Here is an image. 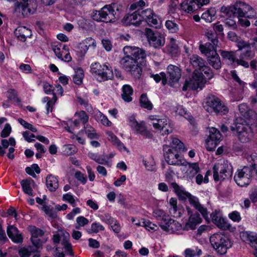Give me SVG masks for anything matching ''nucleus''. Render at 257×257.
<instances>
[{"label":"nucleus","mask_w":257,"mask_h":257,"mask_svg":"<svg viewBox=\"0 0 257 257\" xmlns=\"http://www.w3.org/2000/svg\"><path fill=\"white\" fill-rule=\"evenodd\" d=\"M250 159V167L245 166L238 169L235 173L234 180L239 186L248 185L250 182L251 177L257 179V156H251Z\"/></svg>","instance_id":"obj_1"},{"label":"nucleus","mask_w":257,"mask_h":257,"mask_svg":"<svg viewBox=\"0 0 257 257\" xmlns=\"http://www.w3.org/2000/svg\"><path fill=\"white\" fill-rule=\"evenodd\" d=\"M181 150H184L183 144L177 138H172L170 146H163L165 159L168 164L181 166L183 164L184 160L178 154V151Z\"/></svg>","instance_id":"obj_2"},{"label":"nucleus","mask_w":257,"mask_h":257,"mask_svg":"<svg viewBox=\"0 0 257 257\" xmlns=\"http://www.w3.org/2000/svg\"><path fill=\"white\" fill-rule=\"evenodd\" d=\"M90 72L98 82H103L113 77L111 67L108 64H100L98 62L92 63L90 65Z\"/></svg>","instance_id":"obj_3"},{"label":"nucleus","mask_w":257,"mask_h":257,"mask_svg":"<svg viewBox=\"0 0 257 257\" xmlns=\"http://www.w3.org/2000/svg\"><path fill=\"white\" fill-rule=\"evenodd\" d=\"M117 5H106L99 11H95L92 14V19L96 21L105 23L111 22L117 16Z\"/></svg>","instance_id":"obj_4"},{"label":"nucleus","mask_w":257,"mask_h":257,"mask_svg":"<svg viewBox=\"0 0 257 257\" xmlns=\"http://www.w3.org/2000/svg\"><path fill=\"white\" fill-rule=\"evenodd\" d=\"M216 49L210 43L201 44L199 46V50L206 57L209 64L214 69H219L221 67V62Z\"/></svg>","instance_id":"obj_5"},{"label":"nucleus","mask_w":257,"mask_h":257,"mask_svg":"<svg viewBox=\"0 0 257 257\" xmlns=\"http://www.w3.org/2000/svg\"><path fill=\"white\" fill-rule=\"evenodd\" d=\"M210 242L214 249L221 254L225 253L227 250L232 246L230 239L221 233H214L211 235Z\"/></svg>","instance_id":"obj_6"},{"label":"nucleus","mask_w":257,"mask_h":257,"mask_svg":"<svg viewBox=\"0 0 257 257\" xmlns=\"http://www.w3.org/2000/svg\"><path fill=\"white\" fill-rule=\"evenodd\" d=\"M237 46L238 51H240L239 57L237 60V65H240L245 68H248L249 63L247 61L254 57V52L251 51L249 44L244 41H238Z\"/></svg>","instance_id":"obj_7"},{"label":"nucleus","mask_w":257,"mask_h":257,"mask_svg":"<svg viewBox=\"0 0 257 257\" xmlns=\"http://www.w3.org/2000/svg\"><path fill=\"white\" fill-rule=\"evenodd\" d=\"M204 107L209 112H215L221 115L227 114L229 110L227 106L214 95H210L207 97Z\"/></svg>","instance_id":"obj_8"},{"label":"nucleus","mask_w":257,"mask_h":257,"mask_svg":"<svg viewBox=\"0 0 257 257\" xmlns=\"http://www.w3.org/2000/svg\"><path fill=\"white\" fill-rule=\"evenodd\" d=\"M236 136L238 140L242 143L249 142L253 137V133L250 126L241 117H238L235 121Z\"/></svg>","instance_id":"obj_9"},{"label":"nucleus","mask_w":257,"mask_h":257,"mask_svg":"<svg viewBox=\"0 0 257 257\" xmlns=\"http://www.w3.org/2000/svg\"><path fill=\"white\" fill-rule=\"evenodd\" d=\"M203 75L199 70H196L192 77L185 81L182 90L186 91L188 89L196 90L198 88L202 89L206 82Z\"/></svg>","instance_id":"obj_10"},{"label":"nucleus","mask_w":257,"mask_h":257,"mask_svg":"<svg viewBox=\"0 0 257 257\" xmlns=\"http://www.w3.org/2000/svg\"><path fill=\"white\" fill-rule=\"evenodd\" d=\"M121 64L123 68L130 72L135 78H140L142 74V69L139 65L138 61L125 55V57L121 59Z\"/></svg>","instance_id":"obj_11"},{"label":"nucleus","mask_w":257,"mask_h":257,"mask_svg":"<svg viewBox=\"0 0 257 257\" xmlns=\"http://www.w3.org/2000/svg\"><path fill=\"white\" fill-rule=\"evenodd\" d=\"M213 178L215 181H222L229 178L232 174V167L227 162L215 164L213 168Z\"/></svg>","instance_id":"obj_12"},{"label":"nucleus","mask_w":257,"mask_h":257,"mask_svg":"<svg viewBox=\"0 0 257 257\" xmlns=\"http://www.w3.org/2000/svg\"><path fill=\"white\" fill-rule=\"evenodd\" d=\"M149 119L155 129L160 131L163 135H168L172 133L173 129L170 126L169 120L166 118H160L157 115H150Z\"/></svg>","instance_id":"obj_13"},{"label":"nucleus","mask_w":257,"mask_h":257,"mask_svg":"<svg viewBox=\"0 0 257 257\" xmlns=\"http://www.w3.org/2000/svg\"><path fill=\"white\" fill-rule=\"evenodd\" d=\"M37 8L35 0H18L16 11L24 16H28L35 13Z\"/></svg>","instance_id":"obj_14"},{"label":"nucleus","mask_w":257,"mask_h":257,"mask_svg":"<svg viewBox=\"0 0 257 257\" xmlns=\"http://www.w3.org/2000/svg\"><path fill=\"white\" fill-rule=\"evenodd\" d=\"M128 124L132 130L136 134H139L145 138H151L152 134L149 131L146 126L144 121L138 122L134 115L127 117Z\"/></svg>","instance_id":"obj_15"},{"label":"nucleus","mask_w":257,"mask_h":257,"mask_svg":"<svg viewBox=\"0 0 257 257\" xmlns=\"http://www.w3.org/2000/svg\"><path fill=\"white\" fill-rule=\"evenodd\" d=\"M234 15L239 17L251 18L255 15V12L248 5L242 2H237L233 6Z\"/></svg>","instance_id":"obj_16"},{"label":"nucleus","mask_w":257,"mask_h":257,"mask_svg":"<svg viewBox=\"0 0 257 257\" xmlns=\"http://www.w3.org/2000/svg\"><path fill=\"white\" fill-rule=\"evenodd\" d=\"M210 0H191L189 2L184 1L180 3V10L187 13H191L208 4Z\"/></svg>","instance_id":"obj_17"},{"label":"nucleus","mask_w":257,"mask_h":257,"mask_svg":"<svg viewBox=\"0 0 257 257\" xmlns=\"http://www.w3.org/2000/svg\"><path fill=\"white\" fill-rule=\"evenodd\" d=\"M180 166L183 177L189 179L193 178L200 171V168L197 163H189L184 160Z\"/></svg>","instance_id":"obj_18"},{"label":"nucleus","mask_w":257,"mask_h":257,"mask_svg":"<svg viewBox=\"0 0 257 257\" xmlns=\"http://www.w3.org/2000/svg\"><path fill=\"white\" fill-rule=\"evenodd\" d=\"M159 226L163 231L170 234H178L182 230V225L170 217L166 222H159Z\"/></svg>","instance_id":"obj_19"},{"label":"nucleus","mask_w":257,"mask_h":257,"mask_svg":"<svg viewBox=\"0 0 257 257\" xmlns=\"http://www.w3.org/2000/svg\"><path fill=\"white\" fill-rule=\"evenodd\" d=\"M124 54L138 61L144 60L147 55L146 51L140 48L135 46H125L123 48Z\"/></svg>","instance_id":"obj_20"},{"label":"nucleus","mask_w":257,"mask_h":257,"mask_svg":"<svg viewBox=\"0 0 257 257\" xmlns=\"http://www.w3.org/2000/svg\"><path fill=\"white\" fill-rule=\"evenodd\" d=\"M52 50L58 59L66 62L71 61L72 58L66 45L61 43L54 44L52 46Z\"/></svg>","instance_id":"obj_21"},{"label":"nucleus","mask_w":257,"mask_h":257,"mask_svg":"<svg viewBox=\"0 0 257 257\" xmlns=\"http://www.w3.org/2000/svg\"><path fill=\"white\" fill-rule=\"evenodd\" d=\"M147 36L151 46L155 48L159 49L165 44V38L159 33H154L151 30L147 31Z\"/></svg>","instance_id":"obj_22"},{"label":"nucleus","mask_w":257,"mask_h":257,"mask_svg":"<svg viewBox=\"0 0 257 257\" xmlns=\"http://www.w3.org/2000/svg\"><path fill=\"white\" fill-rule=\"evenodd\" d=\"M29 230L31 233V240L33 244L37 248L41 247L43 243L46 242V239H40L38 238L44 234V232L41 229L34 226L29 227Z\"/></svg>","instance_id":"obj_23"},{"label":"nucleus","mask_w":257,"mask_h":257,"mask_svg":"<svg viewBox=\"0 0 257 257\" xmlns=\"http://www.w3.org/2000/svg\"><path fill=\"white\" fill-rule=\"evenodd\" d=\"M74 116L77 117L78 119L69 121L70 125L65 127L66 130L70 133H72V131L74 130V128L78 126L80 122L83 123L84 125L86 124L89 118L88 115L83 110L76 112Z\"/></svg>","instance_id":"obj_24"},{"label":"nucleus","mask_w":257,"mask_h":257,"mask_svg":"<svg viewBox=\"0 0 257 257\" xmlns=\"http://www.w3.org/2000/svg\"><path fill=\"white\" fill-rule=\"evenodd\" d=\"M210 216L212 221L218 227L224 230L228 229L230 228V224L219 212L215 211Z\"/></svg>","instance_id":"obj_25"},{"label":"nucleus","mask_w":257,"mask_h":257,"mask_svg":"<svg viewBox=\"0 0 257 257\" xmlns=\"http://www.w3.org/2000/svg\"><path fill=\"white\" fill-rule=\"evenodd\" d=\"M7 232L8 236L13 242L16 243H22L23 242V236L17 227L14 225H9Z\"/></svg>","instance_id":"obj_26"},{"label":"nucleus","mask_w":257,"mask_h":257,"mask_svg":"<svg viewBox=\"0 0 257 257\" xmlns=\"http://www.w3.org/2000/svg\"><path fill=\"white\" fill-rule=\"evenodd\" d=\"M181 76V70L175 65H170L167 68V79L170 83L178 82Z\"/></svg>","instance_id":"obj_27"},{"label":"nucleus","mask_w":257,"mask_h":257,"mask_svg":"<svg viewBox=\"0 0 257 257\" xmlns=\"http://www.w3.org/2000/svg\"><path fill=\"white\" fill-rule=\"evenodd\" d=\"M123 23L126 25L139 26L142 22V17H141L140 9L133 14L124 17Z\"/></svg>","instance_id":"obj_28"},{"label":"nucleus","mask_w":257,"mask_h":257,"mask_svg":"<svg viewBox=\"0 0 257 257\" xmlns=\"http://www.w3.org/2000/svg\"><path fill=\"white\" fill-rule=\"evenodd\" d=\"M14 33L18 39L22 42H26L32 35L31 30L25 26L18 27Z\"/></svg>","instance_id":"obj_29"},{"label":"nucleus","mask_w":257,"mask_h":257,"mask_svg":"<svg viewBox=\"0 0 257 257\" xmlns=\"http://www.w3.org/2000/svg\"><path fill=\"white\" fill-rule=\"evenodd\" d=\"M21 185L25 193L30 196H34L33 189L35 188L36 184L33 180L31 178L22 180Z\"/></svg>","instance_id":"obj_30"},{"label":"nucleus","mask_w":257,"mask_h":257,"mask_svg":"<svg viewBox=\"0 0 257 257\" xmlns=\"http://www.w3.org/2000/svg\"><path fill=\"white\" fill-rule=\"evenodd\" d=\"M220 54L222 58L227 61L233 67L237 66V60L235 52L233 51H227L224 50H220Z\"/></svg>","instance_id":"obj_31"},{"label":"nucleus","mask_w":257,"mask_h":257,"mask_svg":"<svg viewBox=\"0 0 257 257\" xmlns=\"http://www.w3.org/2000/svg\"><path fill=\"white\" fill-rule=\"evenodd\" d=\"M46 185L50 191L55 192L59 187L57 177L51 174L48 175L46 178Z\"/></svg>","instance_id":"obj_32"},{"label":"nucleus","mask_w":257,"mask_h":257,"mask_svg":"<svg viewBox=\"0 0 257 257\" xmlns=\"http://www.w3.org/2000/svg\"><path fill=\"white\" fill-rule=\"evenodd\" d=\"M201 222V218L198 214H191L189 217L188 222L185 225L184 229L186 230L194 229L196 226L200 223Z\"/></svg>","instance_id":"obj_33"},{"label":"nucleus","mask_w":257,"mask_h":257,"mask_svg":"<svg viewBox=\"0 0 257 257\" xmlns=\"http://www.w3.org/2000/svg\"><path fill=\"white\" fill-rule=\"evenodd\" d=\"M171 185L174 189V191L180 200H185L189 196L190 194L186 191L182 186H179L175 182L172 183Z\"/></svg>","instance_id":"obj_34"},{"label":"nucleus","mask_w":257,"mask_h":257,"mask_svg":"<svg viewBox=\"0 0 257 257\" xmlns=\"http://www.w3.org/2000/svg\"><path fill=\"white\" fill-rule=\"evenodd\" d=\"M240 237L243 241L248 243L250 246H254L255 244L254 241L256 239L257 234L253 232L242 231L240 233Z\"/></svg>","instance_id":"obj_35"},{"label":"nucleus","mask_w":257,"mask_h":257,"mask_svg":"<svg viewBox=\"0 0 257 257\" xmlns=\"http://www.w3.org/2000/svg\"><path fill=\"white\" fill-rule=\"evenodd\" d=\"M169 40V44L165 47V50L172 56H175L180 52L179 47L174 38H170Z\"/></svg>","instance_id":"obj_36"},{"label":"nucleus","mask_w":257,"mask_h":257,"mask_svg":"<svg viewBox=\"0 0 257 257\" xmlns=\"http://www.w3.org/2000/svg\"><path fill=\"white\" fill-rule=\"evenodd\" d=\"M122 93L121 94L122 99L125 102H130L133 100L132 95L133 94L132 87L128 84H125L121 88Z\"/></svg>","instance_id":"obj_37"},{"label":"nucleus","mask_w":257,"mask_h":257,"mask_svg":"<svg viewBox=\"0 0 257 257\" xmlns=\"http://www.w3.org/2000/svg\"><path fill=\"white\" fill-rule=\"evenodd\" d=\"M152 215L155 219L160 221V222H166L167 219L170 217L169 215L164 210L160 208L154 209Z\"/></svg>","instance_id":"obj_38"},{"label":"nucleus","mask_w":257,"mask_h":257,"mask_svg":"<svg viewBox=\"0 0 257 257\" xmlns=\"http://www.w3.org/2000/svg\"><path fill=\"white\" fill-rule=\"evenodd\" d=\"M172 110L176 114L183 116L190 121L192 119V116L190 115L189 113L187 112L186 109L182 105H177L173 106L172 108Z\"/></svg>","instance_id":"obj_39"},{"label":"nucleus","mask_w":257,"mask_h":257,"mask_svg":"<svg viewBox=\"0 0 257 257\" xmlns=\"http://www.w3.org/2000/svg\"><path fill=\"white\" fill-rule=\"evenodd\" d=\"M202 254V250L198 247H195V248H187L185 249L183 252V255L185 257L199 256L201 255Z\"/></svg>","instance_id":"obj_40"},{"label":"nucleus","mask_w":257,"mask_h":257,"mask_svg":"<svg viewBox=\"0 0 257 257\" xmlns=\"http://www.w3.org/2000/svg\"><path fill=\"white\" fill-rule=\"evenodd\" d=\"M215 9L211 8L202 14L201 19L206 22L210 23L215 19Z\"/></svg>","instance_id":"obj_41"},{"label":"nucleus","mask_w":257,"mask_h":257,"mask_svg":"<svg viewBox=\"0 0 257 257\" xmlns=\"http://www.w3.org/2000/svg\"><path fill=\"white\" fill-rule=\"evenodd\" d=\"M88 157L92 160L95 161L96 163L101 164L105 165L108 166H110L108 162L106 159L102 156H100L97 154L89 153Z\"/></svg>","instance_id":"obj_42"},{"label":"nucleus","mask_w":257,"mask_h":257,"mask_svg":"<svg viewBox=\"0 0 257 257\" xmlns=\"http://www.w3.org/2000/svg\"><path fill=\"white\" fill-rule=\"evenodd\" d=\"M190 61L194 67L199 69L205 63L204 60L197 55H193L190 58Z\"/></svg>","instance_id":"obj_43"},{"label":"nucleus","mask_w":257,"mask_h":257,"mask_svg":"<svg viewBox=\"0 0 257 257\" xmlns=\"http://www.w3.org/2000/svg\"><path fill=\"white\" fill-rule=\"evenodd\" d=\"M140 101L142 107L146 108L149 110L152 109L153 105L149 99L146 94H142L141 95Z\"/></svg>","instance_id":"obj_44"},{"label":"nucleus","mask_w":257,"mask_h":257,"mask_svg":"<svg viewBox=\"0 0 257 257\" xmlns=\"http://www.w3.org/2000/svg\"><path fill=\"white\" fill-rule=\"evenodd\" d=\"M84 128L88 138L90 139H97L99 138V135L96 133L95 129L91 125L85 124L84 125Z\"/></svg>","instance_id":"obj_45"},{"label":"nucleus","mask_w":257,"mask_h":257,"mask_svg":"<svg viewBox=\"0 0 257 257\" xmlns=\"http://www.w3.org/2000/svg\"><path fill=\"white\" fill-rule=\"evenodd\" d=\"M209 139L219 143L221 139V135L219 131L216 128L212 127L209 128Z\"/></svg>","instance_id":"obj_46"},{"label":"nucleus","mask_w":257,"mask_h":257,"mask_svg":"<svg viewBox=\"0 0 257 257\" xmlns=\"http://www.w3.org/2000/svg\"><path fill=\"white\" fill-rule=\"evenodd\" d=\"M147 23L150 26L155 27L156 29L160 28L161 26V20L154 13L153 14L152 17L149 18Z\"/></svg>","instance_id":"obj_47"},{"label":"nucleus","mask_w":257,"mask_h":257,"mask_svg":"<svg viewBox=\"0 0 257 257\" xmlns=\"http://www.w3.org/2000/svg\"><path fill=\"white\" fill-rule=\"evenodd\" d=\"M83 77V70L80 68L76 69L73 77L74 82L78 85L81 84Z\"/></svg>","instance_id":"obj_48"},{"label":"nucleus","mask_w":257,"mask_h":257,"mask_svg":"<svg viewBox=\"0 0 257 257\" xmlns=\"http://www.w3.org/2000/svg\"><path fill=\"white\" fill-rule=\"evenodd\" d=\"M199 71H201V72H200V73L203 74V72L205 75V76L204 77V78L205 79V80H206V79H211L214 76L212 70L209 67L206 66L205 63L204 65H203L202 67L199 69Z\"/></svg>","instance_id":"obj_49"},{"label":"nucleus","mask_w":257,"mask_h":257,"mask_svg":"<svg viewBox=\"0 0 257 257\" xmlns=\"http://www.w3.org/2000/svg\"><path fill=\"white\" fill-rule=\"evenodd\" d=\"M34 251L32 246H28L20 248L18 253L21 257H30L31 253Z\"/></svg>","instance_id":"obj_50"},{"label":"nucleus","mask_w":257,"mask_h":257,"mask_svg":"<svg viewBox=\"0 0 257 257\" xmlns=\"http://www.w3.org/2000/svg\"><path fill=\"white\" fill-rule=\"evenodd\" d=\"M96 119L97 121H100L101 123L106 126H111L112 123L109 121L108 118L103 115L101 112L98 111L95 115Z\"/></svg>","instance_id":"obj_51"},{"label":"nucleus","mask_w":257,"mask_h":257,"mask_svg":"<svg viewBox=\"0 0 257 257\" xmlns=\"http://www.w3.org/2000/svg\"><path fill=\"white\" fill-rule=\"evenodd\" d=\"M8 98L15 104H19L21 102L20 99L18 97L16 91L13 89H10L8 91Z\"/></svg>","instance_id":"obj_52"},{"label":"nucleus","mask_w":257,"mask_h":257,"mask_svg":"<svg viewBox=\"0 0 257 257\" xmlns=\"http://www.w3.org/2000/svg\"><path fill=\"white\" fill-rule=\"evenodd\" d=\"M63 201L67 202L70 204L73 207L76 206L75 197L70 193L64 194L62 196Z\"/></svg>","instance_id":"obj_53"},{"label":"nucleus","mask_w":257,"mask_h":257,"mask_svg":"<svg viewBox=\"0 0 257 257\" xmlns=\"http://www.w3.org/2000/svg\"><path fill=\"white\" fill-rule=\"evenodd\" d=\"M143 163L148 171H155L156 170L155 162L153 158H150L146 160H144Z\"/></svg>","instance_id":"obj_54"},{"label":"nucleus","mask_w":257,"mask_h":257,"mask_svg":"<svg viewBox=\"0 0 257 257\" xmlns=\"http://www.w3.org/2000/svg\"><path fill=\"white\" fill-rule=\"evenodd\" d=\"M165 26L171 33H175L179 30L178 25L172 21H167L165 23Z\"/></svg>","instance_id":"obj_55"},{"label":"nucleus","mask_w":257,"mask_h":257,"mask_svg":"<svg viewBox=\"0 0 257 257\" xmlns=\"http://www.w3.org/2000/svg\"><path fill=\"white\" fill-rule=\"evenodd\" d=\"M140 13H141V17H142V22L145 21L146 22L154 13L153 10L150 9H147L145 10L140 9Z\"/></svg>","instance_id":"obj_56"},{"label":"nucleus","mask_w":257,"mask_h":257,"mask_svg":"<svg viewBox=\"0 0 257 257\" xmlns=\"http://www.w3.org/2000/svg\"><path fill=\"white\" fill-rule=\"evenodd\" d=\"M179 2L178 0H173L169 6L168 12L170 14H173L180 10V7H178Z\"/></svg>","instance_id":"obj_57"},{"label":"nucleus","mask_w":257,"mask_h":257,"mask_svg":"<svg viewBox=\"0 0 257 257\" xmlns=\"http://www.w3.org/2000/svg\"><path fill=\"white\" fill-rule=\"evenodd\" d=\"M151 77L153 78L154 80L158 83L161 80H162V83L165 85L166 83L167 79L166 77V74L164 72L160 73V74H151Z\"/></svg>","instance_id":"obj_58"},{"label":"nucleus","mask_w":257,"mask_h":257,"mask_svg":"<svg viewBox=\"0 0 257 257\" xmlns=\"http://www.w3.org/2000/svg\"><path fill=\"white\" fill-rule=\"evenodd\" d=\"M76 223L75 228L77 229H80L81 227L84 226L89 222L88 220L83 216H79L76 218Z\"/></svg>","instance_id":"obj_59"},{"label":"nucleus","mask_w":257,"mask_h":257,"mask_svg":"<svg viewBox=\"0 0 257 257\" xmlns=\"http://www.w3.org/2000/svg\"><path fill=\"white\" fill-rule=\"evenodd\" d=\"M143 225L147 230L152 232L155 231L158 229V227L156 224L152 223L149 220L143 221Z\"/></svg>","instance_id":"obj_60"},{"label":"nucleus","mask_w":257,"mask_h":257,"mask_svg":"<svg viewBox=\"0 0 257 257\" xmlns=\"http://www.w3.org/2000/svg\"><path fill=\"white\" fill-rule=\"evenodd\" d=\"M220 11L223 14V17H231L234 14L233 7L231 9L230 8L222 6L220 8Z\"/></svg>","instance_id":"obj_61"},{"label":"nucleus","mask_w":257,"mask_h":257,"mask_svg":"<svg viewBox=\"0 0 257 257\" xmlns=\"http://www.w3.org/2000/svg\"><path fill=\"white\" fill-rule=\"evenodd\" d=\"M230 75L233 80L237 82L239 86H241L242 88L244 87L246 83L241 81V80L237 74L236 71L235 70L231 71Z\"/></svg>","instance_id":"obj_62"},{"label":"nucleus","mask_w":257,"mask_h":257,"mask_svg":"<svg viewBox=\"0 0 257 257\" xmlns=\"http://www.w3.org/2000/svg\"><path fill=\"white\" fill-rule=\"evenodd\" d=\"M42 86L43 90L46 94H51L54 91L53 86L46 81L42 82Z\"/></svg>","instance_id":"obj_63"},{"label":"nucleus","mask_w":257,"mask_h":257,"mask_svg":"<svg viewBox=\"0 0 257 257\" xmlns=\"http://www.w3.org/2000/svg\"><path fill=\"white\" fill-rule=\"evenodd\" d=\"M228 217L233 222H239L241 219V217L239 212L237 211H233L228 214Z\"/></svg>","instance_id":"obj_64"}]
</instances>
